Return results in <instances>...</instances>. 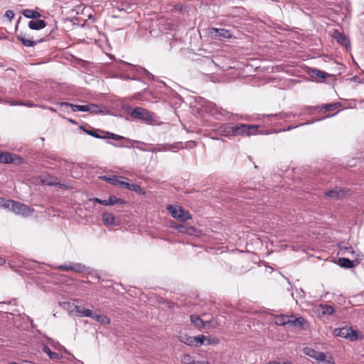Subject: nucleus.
Wrapping results in <instances>:
<instances>
[{
	"label": "nucleus",
	"instance_id": "64",
	"mask_svg": "<svg viewBox=\"0 0 364 364\" xmlns=\"http://www.w3.org/2000/svg\"><path fill=\"white\" fill-rule=\"evenodd\" d=\"M26 151H28V153H30L31 149H26Z\"/></svg>",
	"mask_w": 364,
	"mask_h": 364
},
{
	"label": "nucleus",
	"instance_id": "16",
	"mask_svg": "<svg viewBox=\"0 0 364 364\" xmlns=\"http://www.w3.org/2000/svg\"><path fill=\"white\" fill-rule=\"evenodd\" d=\"M88 112L92 114H101L106 115L109 114V109L105 106H100L94 103H89Z\"/></svg>",
	"mask_w": 364,
	"mask_h": 364
},
{
	"label": "nucleus",
	"instance_id": "17",
	"mask_svg": "<svg viewBox=\"0 0 364 364\" xmlns=\"http://www.w3.org/2000/svg\"><path fill=\"white\" fill-rule=\"evenodd\" d=\"M102 178L111 185L119 186L120 188H123L122 183H124V179L127 180L126 178L117 176H103Z\"/></svg>",
	"mask_w": 364,
	"mask_h": 364
},
{
	"label": "nucleus",
	"instance_id": "14",
	"mask_svg": "<svg viewBox=\"0 0 364 364\" xmlns=\"http://www.w3.org/2000/svg\"><path fill=\"white\" fill-rule=\"evenodd\" d=\"M41 181L43 184L48 186H55L63 189L68 188V186L60 183L58 181V178L57 177L52 176L50 175L44 176L43 178L41 179Z\"/></svg>",
	"mask_w": 364,
	"mask_h": 364
},
{
	"label": "nucleus",
	"instance_id": "49",
	"mask_svg": "<svg viewBox=\"0 0 364 364\" xmlns=\"http://www.w3.org/2000/svg\"><path fill=\"white\" fill-rule=\"evenodd\" d=\"M6 104L10 105L11 106H21L22 104V101L12 100V101H6Z\"/></svg>",
	"mask_w": 364,
	"mask_h": 364
},
{
	"label": "nucleus",
	"instance_id": "2",
	"mask_svg": "<svg viewBox=\"0 0 364 364\" xmlns=\"http://www.w3.org/2000/svg\"><path fill=\"white\" fill-rule=\"evenodd\" d=\"M4 207L9 208L16 214L21 215L24 217L31 215L33 212V210L28 205L14 200H7L4 204Z\"/></svg>",
	"mask_w": 364,
	"mask_h": 364
},
{
	"label": "nucleus",
	"instance_id": "5",
	"mask_svg": "<svg viewBox=\"0 0 364 364\" xmlns=\"http://www.w3.org/2000/svg\"><path fill=\"white\" fill-rule=\"evenodd\" d=\"M167 210L171 216L181 222H186L191 218V215L187 210L183 209L181 206L168 205Z\"/></svg>",
	"mask_w": 364,
	"mask_h": 364
},
{
	"label": "nucleus",
	"instance_id": "8",
	"mask_svg": "<svg viewBox=\"0 0 364 364\" xmlns=\"http://www.w3.org/2000/svg\"><path fill=\"white\" fill-rule=\"evenodd\" d=\"M175 228L180 232L183 234H186L191 236H195L197 237H200L202 235V232L200 230L197 229L193 226H188L184 224H179L175 226Z\"/></svg>",
	"mask_w": 364,
	"mask_h": 364
},
{
	"label": "nucleus",
	"instance_id": "52",
	"mask_svg": "<svg viewBox=\"0 0 364 364\" xmlns=\"http://www.w3.org/2000/svg\"><path fill=\"white\" fill-rule=\"evenodd\" d=\"M39 107L48 109V110H50V111H51L53 112H55V113H58L56 109H55V108H53L52 107H49V106H46V105H40Z\"/></svg>",
	"mask_w": 364,
	"mask_h": 364
},
{
	"label": "nucleus",
	"instance_id": "15",
	"mask_svg": "<svg viewBox=\"0 0 364 364\" xmlns=\"http://www.w3.org/2000/svg\"><path fill=\"white\" fill-rule=\"evenodd\" d=\"M333 38L337 41L338 43L341 44L346 48H350V39L344 33H341L338 31H336L333 33Z\"/></svg>",
	"mask_w": 364,
	"mask_h": 364
},
{
	"label": "nucleus",
	"instance_id": "40",
	"mask_svg": "<svg viewBox=\"0 0 364 364\" xmlns=\"http://www.w3.org/2000/svg\"><path fill=\"white\" fill-rule=\"evenodd\" d=\"M340 106H341L340 102H333V103L325 104L322 106V107H323V109H325L326 112H330V111L335 110Z\"/></svg>",
	"mask_w": 364,
	"mask_h": 364
},
{
	"label": "nucleus",
	"instance_id": "54",
	"mask_svg": "<svg viewBox=\"0 0 364 364\" xmlns=\"http://www.w3.org/2000/svg\"><path fill=\"white\" fill-rule=\"evenodd\" d=\"M318 107H306L304 109V113H310L312 110L316 109Z\"/></svg>",
	"mask_w": 364,
	"mask_h": 364
},
{
	"label": "nucleus",
	"instance_id": "46",
	"mask_svg": "<svg viewBox=\"0 0 364 364\" xmlns=\"http://www.w3.org/2000/svg\"><path fill=\"white\" fill-rule=\"evenodd\" d=\"M21 106H25V107H39L40 105H36L30 101H26V102L22 101V104H21Z\"/></svg>",
	"mask_w": 364,
	"mask_h": 364
},
{
	"label": "nucleus",
	"instance_id": "47",
	"mask_svg": "<svg viewBox=\"0 0 364 364\" xmlns=\"http://www.w3.org/2000/svg\"><path fill=\"white\" fill-rule=\"evenodd\" d=\"M14 12L12 10H7L4 14L5 17H6L9 21L12 20V18L14 17Z\"/></svg>",
	"mask_w": 364,
	"mask_h": 364
},
{
	"label": "nucleus",
	"instance_id": "43",
	"mask_svg": "<svg viewBox=\"0 0 364 364\" xmlns=\"http://www.w3.org/2000/svg\"><path fill=\"white\" fill-rule=\"evenodd\" d=\"M57 105L60 106L61 110L63 112H68V108H71V106L74 105L73 103L65 102H58Z\"/></svg>",
	"mask_w": 364,
	"mask_h": 364
},
{
	"label": "nucleus",
	"instance_id": "3",
	"mask_svg": "<svg viewBox=\"0 0 364 364\" xmlns=\"http://www.w3.org/2000/svg\"><path fill=\"white\" fill-rule=\"evenodd\" d=\"M202 105L215 119H220L221 117H225L229 114H232V113L229 112L226 109L218 107L215 103L206 100H203Z\"/></svg>",
	"mask_w": 364,
	"mask_h": 364
},
{
	"label": "nucleus",
	"instance_id": "39",
	"mask_svg": "<svg viewBox=\"0 0 364 364\" xmlns=\"http://www.w3.org/2000/svg\"><path fill=\"white\" fill-rule=\"evenodd\" d=\"M71 109L73 112L80 111V112H88L89 109V104L85 105H75L71 106Z\"/></svg>",
	"mask_w": 364,
	"mask_h": 364
},
{
	"label": "nucleus",
	"instance_id": "42",
	"mask_svg": "<svg viewBox=\"0 0 364 364\" xmlns=\"http://www.w3.org/2000/svg\"><path fill=\"white\" fill-rule=\"evenodd\" d=\"M321 119H322L321 118H318V119H314L312 122H306L301 123V124H298V125L289 126L287 128L283 129L282 131H284V132H285V131H290V130H291L293 129H295L296 127H301V126H304V125L310 124H311L313 122L321 121Z\"/></svg>",
	"mask_w": 364,
	"mask_h": 364
},
{
	"label": "nucleus",
	"instance_id": "13",
	"mask_svg": "<svg viewBox=\"0 0 364 364\" xmlns=\"http://www.w3.org/2000/svg\"><path fill=\"white\" fill-rule=\"evenodd\" d=\"M210 33L212 36L225 39L230 38L232 36V33L230 30L222 28H211L210 30Z\"/></svg>",
	"mask_w": 364,
	"mask_h": 364
},
{
	"label": "nucleus",
	"instance_id": "45",
	"mask_svg": "<svg viewBox=\"0 0 364 364\" xmlns=\"http://www.w3.org/2000/svg\"><path fill=\"white\" fill-rule=\"evenodd\" d=\"M207 345H218L220 340L218 338H206Z\"/></svg>",
	"mask_w": 364,
	"mask_h": 364
},
{
	"label": "nucleus",
	"instance_id": "61",
	"mask_svg": "<svg viewBox=\"0 0 364 364\" xmlns=\"http://www.w3.org/2000/svg\"><path fill=\"white\" fill-rule=\"evenodd\" d=\"M21 19V17L20 16V17L18 18V20L17 21L16 24V30L18 28V23H20Z\"/></svg>",
	"mask_w": 364,
	"mask_h": 364
},
{
	"label": "nucleus",
	"instance_id": "1",
	"mask_svg": "<svg viewBox=\"0 0 364 364\" xmlns=\"http://www.w3.org/2000/svg\"><path fill=\"white\" fill-rule=\"evenodd\" d=\"M232 136H252L259 134V125L230 122Z\"/></svg>",
	"mask_w": 364,
	"mask_h": 364
},
{
	"label": "nucleus",
	"instance_id": "30",
	"mask_svg": "<svg viewBox=\"0 0 364 364\" xmlns=\"http://www.w3.org/2000/svg\"><path fill=\"white\" fill-rule=\"evenodd\" d=\"M75 311L77 313V316L80 317L86 316L92 318V316H93V312L88 309H82L79 306H75Z\"/></svg>",
	"mask_w": 364,
	"mask_h": 364
},
{
	"label": "nucleus",
	"instance_id": "6",
	"mask_svg": "<svg viewBox=\"0 0 364 364\" xmlns=\"http://www.w3.org/2000/svg\"><path fill=\"white\" fill-rule=\"evenodd\" d=\"M130 115L132 117L139 119L146 124H151L153 120L151 113L146 109L140 107L132 109Z\"/></svg>",
	"mask_w": 364,
	"mask_h": 364
},
{
	"label": "nucleus",
	"instance_id": "37",
	"mask_svg": "<svg viewBox=\"0 0 364 364\" xmlns=\"http://www.w3.org/2000/svg\"><path fill=\"white\" fill-rule=\"evenodd\" d=\"M311 76L320 79H326L328 76V74L324 71L320 70L316 68H313L311 70Z\"/></svg>",
	"mask_w": 364,
	"mask_h": 364
},
{
	"label": "nucleus",
	"instance_id": "11",
	"mask_svg": "<svg viewBox=\"0 0 364 364\" xmlns=\"http://www.w3.org/2000/svg\"><path fill=\"white\" fill-rule=\"evenodd\" d=\"M304 352L306 355L314 358L318 362L325 361V358H326L324 353L316 350L312 348L306 347L304 349Z\"/></svg>",
	"mask_w": 364,
	"mask_h": 364
},
{
	"label": "nucleus",
	"instance_id": "9",
	"mask_svg": "<svg viewBox=\"0 0 364 364\" xmlns=\"http://www.w3.org/2000/svg\"><path fill=\"white\" fill-rule=\"evenodd\" d=\"M80 129L82 130L87 134L92 136L96 139H107L108 135L105 133H109V132L102 131L95 128H91V129H87L82 125L79 127Z\"/></svg>",
	"mask_w": 364,
	"mask_h": 364
},
{
	"label": "nucleus",
	"instance_id": "23",
	"mask_svg": "<svg viewBox=\"0 0 364 364\" xmlns=\"http://www.w3.org/2000/svg\"><path fill=\"white\" fill-rule=\"evenodd\" d=\"M16 38L26 47H33L36 43L42 41V40L33 41L32 39H28L22 33L18 34Z\"/></svg>",
	"mask_w": 364,
	"mask_h": 364
},
{
	"label": "nucleus",
	"instance_id": "34",
	"mask_svg": "<svg viewBox=\"0 0 364 364\" xmlns=\"http://www.w3.org/2000/svg\"><path fill=\"white\" fill-rule=\"evenodd\" d=\"M92 318L103 324H109L110 323V319L105 315L95 314L93 313Z\"/></svg>",
	"mask_w": 364,
	"mask_h": 364
},
{
	"label": "nucleus",
	"instance_id": "62",
	"mask_svg": "<svg viewBox=\"0 0 364 364\" xmlns=\"http://www.w3.org/2000/svg\"><path fill=\"white\" fill-rule=\"evenodd\" d=\"M6 261L4 259H2V258H0V264H5Z\"/></svg>",
	"mask_w": 364,
	"mask_h": 364
},
{
	"label": "nucleus",
	"instance_id": "29",
	"mask_svg": "<svg viewBox=\"0 0 364 364\" xmlns=\"http://www.w3.org/2000/svg\"><path fill=\"white\" fill-rule=\"evenodd\" d=\"M178 340L189 346H196L195 336H188L186 334L180 336Z\"/></svg>",
	"mask_w": 364,
	"mask_h": 364
},
{
	"label": "nucleus",
	"instance_id": "59",
	"mask_svg": "<svg viewBox=\"0 0 364 364\" xmlns=\"http://www.w3.org/2000/svg\"><path fill=\"white\" fill-rule=\"evenodd\" d=\"M54 31V28L50 31L48 36H50L51 38H54V36H52L53 32Z\"/></svg>",
	"mask_w": 364,
	"mask_h": 364
},
{
	"label": "nucleus",
	"instance_id": "25",
	"mask_svg": "<svg viewBox=\"0 0 364 364\" xmlns=\"http://www.w3.org/2000/svg\"><path fill=\"white\" fill-rule=\"evenodd\" d=\"M22 14L27 18H30L32 20L39 18L41 16V14L37 10H33L26 9L23 10Z\"/></svg>",
	"mask_w": 364,
	"mask_h": 364
},
{
	"label": "nucleus",
	"instance_id": "51",
	"mask_svg": "<svg viewBox=\"0 0 364 364\" xmlns=\"http://www.w3.org/2000/svg\"><path fill=\"white\" fill-rule=\"evenodd\" d=\"M58 116H60V117L66 119L68 122H69L70 123L73 124H75V125H77V122L73 119H71V118H67V117H65L63 116H62L60 114L58 113Z\"/></svg>",
	"mask_w": 364,
	"mask_h": 364
},
{
	"label": "nucleus",
	"instance_id": "31",
	"mask_svg": "<svg viewBox=\"0 0 364 364\" xmlns=\"http://www.w3.org/2000/svg\"><path fill=\"white\" fill-rule=\"evenodd\" d=\"M122 184L123 186V188H127L138 193H144V192L142 191L141 186L136 183H129L124 181V183Z\"/></svg>",
	"mask_w": 364,
	"mask_h": 364
},
{
	"label": "nucleus",
	"instance_id": "57",
	"mask_svg": "<svg viewBox=\"0 0 364 364\" xmlns=\"http://www.w3.org/2000/svg\"><path fill=\"white\" fill-rule=\"evenodd\" d=\"M92 200L95 201V203H97L101 204V205H102V203L103 201V200H101V199H100L98 198H94L92 199Z\"/></svg>",
	"mask_w": 364,
	"mask_h": 364
},
{
	"label": "nucleus",
	"instance_id": "38",
	"mask_svg": "<svg viewBox=\"0 0 364 364\" xmlns=\"http://www.w3.org/2000/svg\"><path fill=\"white\" fill-rule=\"evenodd\" d=\"M341 193H343V191L342 190H340V191H338V190H330V191H326L324 193V195L326 196H328V197H330V198H334L338 199V198H341Z\"/></svg>",
	"mask_w": 364,
	"mask_h": 364
},
{
	"label": "nucleus",
	"instance_id": "50",
	"mask_svg": "<svg viewBox=\"0 0 364 364\" xmlns=\"http://www.w3.org/2000/svg\"><path fill=\"white\" fill-rule=\"evenodd\" d=\"M266 364H292V363L289 360H286L282 363L275 361V360H272V361L267 362Z\"/></svg>",
	"mask_w": 364,
	"mask_h": 364
},
{
	"label": "nucleus",
	"instance_id": "63",
	"mask_svg": "<svg viewBox=\"0 0 364 364\" xmlns=\"http://www.w3.org/2000/svg\"><path fill=\"white\" fill-rule=\"evenodd\" d=\"M0 103H5V104H6V100H4L1 97H0Z\"/></svg>",
	"mask_w": 364,
	"mask_h": 364
},
{
	"label": "nucleus",
	"instance_id": "10",
	"mask_svg": "<svg viewBox=\"0 0 364 364\" xmlns=\"http://www.w3.org/2000/svg\"><path fill=\"white\" fill-rule=\"evenodd\" d=\"M139 142L140 143H134V148H136L143 151H151L153 153L158 151H166L168 150L167 147L164 144L158 145L157 146L155 147H149L146 144H143L142 142Z\"/></svg>",
	"mask_w": 364,
	"mask_h": 364
},
{
	"label": "nucleus",
	"instance_id": "19",
	"mask_svg": "<svg viewBox=\"0 0 364 364\" xmlns=\"http://www.w3.org/2000/svg\"><path fill=\"white\" fill-rule=\"evenodd\" d=\"M217 133L221 136H225L228 139L232 138L230 122L221 124L218 128Z\"/></svg>",
	"mask_w": 364,
	"mask_h": 364
},
{
	"label": "nucleus",
	"instance_id": "4",
	"mask_svg": "<svg viewBox=\"0 0 364 364\" xmlns=\"http://www.w3.org/2000/svg\"><path fill=\"white\" fill-rule=\"evenodd\" d=\"M105 134L108 135V136H107V139H112L114 141V142H110V144L117 147H125L131 149L134 147V143H140L139 141L132 140L123 136L118 135L112 132Z\"/></svg>",
	"mask_w": 364,
	"mask_h": 364
},
{
	"label": "nucleus",
	"instance_id": "12",
	"mask_svg": "<svg viewBox=\"0 0 364 364\" xmlns=\"http://www.w3.org/2000/svg\"><path fill=\"white\" fill-rule=\"evenodd\" d=\"M301 115H302V113L296 114V113H292V112H279V113L267 114V115H265V117H267L269 119L274 118L276 120H284V121H287L291 117H299V116H301Z\"/></svg>",
	"mask_w": 364,
	"mask_h": 364
},
{
	"label": "nucleus",
	"instance_id": "33",
	"mask_svg": "<svg viewBox=\"0 0 364 364\" xmlns=\"http://www.w3.org/2000/svg\"><path fill=\"white\" fill-rule=\"evenodd\" d=\"M43 351L46 353L52 360H58L60 358H61V356L58 353L52 351L47 346H43Z\"/></svg>",
	"mask_w": 364,
	"mask_h": 364
},
{
	"label": "nucleus",
	"instance_id": "18",
	"mask_svg": "<svg viewBox=\"0 0 364 364\" xmlns=\"http://www.w3.org/2000/svg\"><path fill=\"white\" fill-rule=\"evenodd\" d=\"M306 323V319L302 317H295L294 315H290L289 326L291 327L299 328L303 329V326Z\"/></svg>",
	"mask_w": 364,
	"mask_h": 364
},
{
	"label": "nucleus",
	"instance_id": "26",
	"mask_svg": "<svg viewBox=\"0 0 364 364\" xmlns=\"http://www.w3.org/2000/svg\"><path fill=\"white\" fill-rule=\"evenodd\" d=\"M290 315L274 316V323L277 326H284L289 325Z\"/></svg>",
	"mask_w": 364,
	"mask_h": 364
},
{
	"label": "nucleus",
	"instance_id": "35",
	"mask_svg": "<svg viewBox=\"0 0 364 364\" xmlns=\"http://www.w3.org/2000/svg\"><path fill=\"white\" fill-rule=\"evenodd\" d=\"M133 68L136 70L137 73H139V75H146L149 80L154 79V76L146 69L141 67H136L135 65H134Z\"/></svg>",
	"mask_w": 364,
	"mask_h": 364
},
{
	"label": "nucleus",
	"instance_id": "7",
	"mask_svg": "<svg viewBox=\"0 0 364 364\" xmlns=\"http://www.w3.org/2000/svg\"><path fill=\"white\" fill-rule=\"evenodd\" d=\"M334 333L336 336L348 339L350 341H354L359 338L358 331L353 330L351 327L336 328Z\"/></svg>",
	"mask_w": 364,
	"mask_h": 364
},
{
	"label": "nucleus",
	"instance_id": "56",
	"mask_svg": "<svg viewBox=\"0 0 364 364\" xmlns=\"http://www.w3.org/2000/svg\"><path fill=\"white\" fill-rule=\"evenodd\" d=\"M343 249L347 251L348 252H353V247L351 246L349 247H344Z\"/></svg>",
	"mask_w": 364,
	"mask_h": 364
},
{
	"label": "nucleus",
	"instance_id": "20",
	"mask_svg": "<svg viewBox=\"0 0 364 364\" xmlns=\"http://www.w3.org/2000/svg\"><path fill=\"white\" fill-rule=\"evenodd\" d=\"M190 320L191 323L198 329L205 328L207 323H210V321H205L200 316L196 314H192L190 316Z\"/></svg>",
	"mask_w": 364,
	"mask_h": 364
},
{
	"label": "nucleus",
	"instance_id": "27",
	"mask_svg": "<svg viewBox=\"0 0 364 364\" xmlns=\"http://www.w3.org/2000/svg\"><path fill=\"white\" fill-rule=\"evenodd\" d=\"M23 155L0 151V159H25Z\"/></svg>",
	"mask_w": 364,
	"mask_h": 364
},
{
	"label": "nucleus",
	"instance_id": "41",
	"mask_svg": "<svg viewBox=\"0 0 364 364\" xmlns=\"http://www.w3.org/2000/svg\"><path fill=\"white\" fill-rule=\"evenodd\" d=\"M323 314L331 315L334 313V308L328 304L321 305Z\"/></svg>",
	"mask_w": 364,
	"mask_h": 364
},
{
	"label": "nucleus",
	"instance_id": "22",
	"mask_svg": "<svg viewBox=\"0 0 364 364\" xmlns=\"http://www.w3.org/2000/svg\"><path fill=\"white\" fill-rule=\"evenodd\" d=\"M126 203V200L123 198H117L114 196H110L108 199L103 200L102 205H123Z\"/></svg>",
	"mask_w": 364,
	"mask_h": 364
},
{
	"label": "nucleus",
	"instance_id": "48",
	"mask_svg": "<svg viewBox=\"0 0 364 364\" xmlns=\"http://www.w3.org/2000/svg\"><path fill=\"white\" fill-rule=\"evenodd\" d=\"M71 266L70 264H61L57 267V269L62 271H70Z\"/></svg>",
	"mask_w": 364,
	"mask_h": 364
},
{
	"label": "nucleus",
	"instance_id": "53",
	"mask_svg": "<svg viewBox=\"0 0 364 364\" xmlns=\"http://www.w3.org/2000/svg\"><path fill=\"white\" fill-rule=\"evenodd\" d=\"M164 303L166 304V306L169 309H173L176 304L172 301H165Z\"/></svg>",
	"mask_w": 364,
	"mask_h": 364
},
{
	"label": "nucleus",
	"instance_id": "55",
	"mask_svg": "<svg viewBox=\"0 0 364 364\" xmlns=\"http://www.w3.org/2000/svg\"><path fill=\"white\" fill-rule=\"evenodd\" d=\"M323 362L327 364H335V362H334L333 358H330L328 360L325 359V361H323Z\"/></svg>",
	"mask_w": 364,
	"mask_h": 364
},
{
	"label": "nucleus",
	"instance_id": "28",
	"mask_svg": "<svg viewBox=\"0 0 364 364\" xmlns=\"http://www.w3.org/2000/svg\"><path fill=\"white\" fill-rule=\"evenodd\" d=\"M102 219L103 221V223L105 225H112L115 224V217L114 215L108 212L103 213L102 214Z\"/></svg>",
	"mask_w": 364,
	"mask_h": 364
},
{
	"label": "nucleus",
	"instance_id": "24",
	"mask_svg": "<svg viewBox=\"0 0 364 364\" xmlns=\"http://www.w3.org/2000/svg\"><path fill=\"white\" fill-rule=\"evenodd\" d=\"M181 361L183 364H210L208 361H196L190 354H183Z\"/></svg>",
	"mask_w": 364,
	"mask_h": 364
},
{
	"label": "nucleus",
	"instance_id": "32",
	"mask_svg": "<svg viewBox=\"0 0 364 364\" xmlns=\"http://www.w3.org/2000/svg\"><path fill=\"white\" fill-rule=\"evenodd\" d=\"M338 262L341 267L344 268H352L355 266L353 261L346 257L339 258Z\"/></svg>",
	"mask_w": 364,
	"mask_h": 364
},
{
	"label": "nucleus",
	"instance_id": "44",
	"mask_svg": "<svg viewBox=\"0 0 364 364\" xmlns=\"http://www.w3.org/2000/svg\"><path fill=\"white\" fill-rule=\"evenodd\" d=\"M195 338H196V347H198L199 346L204 344L205 341H206V337L203 334L198 335V336H195Z\"/></svg>",
	"mask_w": 364,
	"mask_h": 364
},
{
	"label": "nucleus",
	"instance_id": "21",
	"mask_svg": "<svg viewBox=\"0 0 364 364\" xmlns=\"http://www.w3.org/2000/svg\"><path fill=\"white\" fill-rule=\"evenodd\" d=\"M28 28L31 30L39 31L44 28L47 23L45 20L43 19H34L28 22Z\"/></svg>",
	"mask_w": 364,
	"mask_h": 364
},
{
	"label": "nucleus",
	"instance_id": "36",
	"mask_svg": "<svg viewBox=\"0 0 364 364\" xmlns=\"http://www.w3.org/2000/svg\"><path fill=\"white\" fill-rule=\"evenodd\" d=\"M70 271H73L77 273L85 272L87 269L85 265L81 263H73L70 264Z\"/></svg>",
	"mask_w": 364,
	"mask_h": 364
},
{
	"label": "nucleus",
	"instance_id": "60",
	"mask_svg": "<svg viewBox=\"0 0 364 364\" xmlns=\"http://www.w3.org/2000/svg\"><path fill=\"white\" fill-rule=\"evenodd\" d=\"M129 79L130 80H139V78L134 76V77H129Z\"/></svg>",
	"mask_w": 364,
	"mask_h": 364
},
{
	"label": "nucleus",
	"instance_id": "58",
	"mask_svg": "<svg viewBox=\"0 0 364 364\" xmlns=\"http://www.w3.org/2000/svg\"><path fill=\"white\" fill-rule=\"evenodd\" d=\"M16 161H0L1 163H3V164H11V163H14ZM18 162H21V161H18Z\"/></svg>",
	"mask_w": 364,
	"mask_h": 364
}]
</instances>
